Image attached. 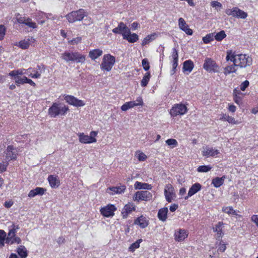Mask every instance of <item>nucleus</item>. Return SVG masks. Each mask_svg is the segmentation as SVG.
Returning a JSON list of instances; mask_svg holds the SVG:
<instances>
[{"label":"nucleus","mask_w":258,"mask_h":258,"mask_svg":"<svg viewBox=\"0 0 258 258\" xmlns=\"http://www.w3.org/2000/svg\"><path fill=\"white\" fill-rule=\"evenodd\" d=\"M166 143L171 148H173L178 145L177 141L174 139H169L167 140L166 141Z\"/></svg>","instance_id":"obj_44"},{"label":"nucleus","mask_w":258,"mask_h":258,"mask_svg":"<svg viewBox=\"0 0 258 258\" xmlns=\"http://www.w3.org/2000/svg\"><path fill=\"white\" fill-rule=\"evenodd\" d=\"M26 79H27V78L25 76H24L22 78L17 77L15 78V82L17 84H24L26 83L27 81L25 80Z\"/></svg>","instance_id":"obj_49"},{"label":"nucleus","mask_w":258,"mask_h":258,"mask_svg":"<svg viewBox=\"0 0 258 258\" xmlns=\"http://www.w3.org/2000/svg\"><path fill=\"white\" fill-rule=\"evenodd\" d=\"M61 58L67 62L76 61L77 63H83L85 61V56L78 52L66 51L61 54Z\"/></svg>","instance_id":"obj_3"},{"label":"nucleus","mask_w":258,"mask_h":258,"mask_svg":"<svg viewBox=\"0 0 258 258\" xmlns=\"http://www.w3.org/2000/svg\"><path fill=\"white\" fill-rule=\"evenodd\" d=\"M211 6L213 7H221L222 5L220 3L216 1H213L211 3Z\"/></svg>","instance_id":"obj_61"},{"label":"nucleus","mask_w":258,"mask_h":258,"mask_svg":"<svg viewBox=\"0 0 258 258\" xmlns=\"http://www.w3.org/2000/svg\"><path fill=\"white\" fill-rule=\"evenodd\" d=\"M48 180L49 181L50 186L52 188L57 187L59 185V180L58 177L54 175H49L48 177Z\"/></svg>","instance_id":"obj_24"},{"label":"nucleus","mask_w":258,"mask_h":258,"mask_svg":"<svg viewBox=\"0 0 258 258\" xmlns=\"http://www.w3.org/2000/svg\"><path fill=\"white\" fill-rule=\"evenodd\" d=\"M172 57L173 61H178V51L175 48H173L172 49Z\"/></svg>","instance_id":"obj_50"},{"label":"nucleus","mask_w":258,"mask_h":258,"mask_svg":"<svg viewBox=\"0 0 258 258\" xmlns=\"http://www.w3.org/2000/svg\"><path fill=\"white\" fill-rule=\"evenodd\" d=\"M164 195L166 201L169 203L171 202L175 194L174 188L171 184H168L166 186L164 189Z\"/></svg>","instance_id":"obj_16"},{"label":"nucleus","mask_w":258,"mask_h":258,"mask_svg":"<svg viewBox=\"0 0 258 258\" xmlns=\"http://www.w3.org/2000/svg\"><path fill=\"white\" fill-rule=\"evenodd\" d=\"M17 253L21 258H26L28 255L26 248L23 245H20L17 248Z\"/></svg>","instance_id":"obj_33"},{"label":"nucleus","mask_w":258,"mask_h":258,"mask_svg":"<svg viewBox=\"0 0 258 258\" xmlns=\"http://www.w3.org/2000/svg\"><path fill=\"white\" fill-rule=\"evenodd\" d=\"M116 208L112 205H110L102 208L100 210L101 214L106 217L113 216Z\"/></svg>","instance_id":"obj_14"},{"label":"nucleus","mask_w":258,"mask_h":258,"mask_svg":"<svg viewBox=\"0 0 258 258\" xmlns=\"http://www.w3.org/2000/svg\"><path fill=\"white\" fill-rule=\"evenodd\" d=\"M202 188V185L199 183H194L191 185L190 187L187 195L186 196L184 199L185 200L188 199L189 197L192 196L198 191H199Z\"/></svg>","instance_id":"obj_19"},{"label":"nucleus","mask_w":258,"mask_h":258,"mask_svg":"<svg viewBox=\"0 0 258 258\" xmlns=\"http://www.w3.org/2000/svg\"><path fill=\"white\" fill-rule=\"evenodd\" d=\"M214 39V34L210 33L203 38V41L205 44H207Z\"/></svg>","instance_id":"obj_42"},{"label":"nucleus","mask_w":258,"mask_h":258,"mask_svg":"<svg viewBox=\"0 0 258 258\" xmlns=\"http://www.w3.org/2000/svg\"><path fill=\"white\" fill-rule=\"evenodd\" d=\"M226 60H230L237 67L243 68L249 66L252 64V58L245 54H236L232 50L227 51Z\"/></svg>","instance_id":"obj_1"},{"label":"nucleus","mask_w":258,"mask_h":258,"mask_svg":"<svg viewBox=\"0 0 258 258\" xmlns=\"http://www.w3.org/2000/svg\"><path fill=\"white\" fill-rule=\"evenodd\" d=\"M225 179V176H223L221 177H216L212 179V184L214 187L216 188L219 187L223 184Z\"/></svg>","instance_id":"obj_32"},{"label":"nucleus","mask_w":258,"mask_h":258,"mask_svg":"<svg viewBox=\"0 0 258 258\" xmlns=\"http://www.w3.org/2000/svg\"><path fill=\"white\" fill-rule=\"evenodd\" d=\"M220 153L219 150L215 148L206 147L203 148L202 155L203 156L208 158L209 157H216Z\"/></svg>","instance_id":"obj_13"},{"label":"nucleus","mask_w":258,"mask_h":258,"mask_svg":"<svg viewBox=\"0 0 258 258\" xmlns=\"http://www.w3.org/2000/svg\"><path fill=\"white\" fill-rule=\"evenodd\" d=\"M214 36V38L218 41H221L223 39H224L226 35L224 31L222 30L220 31L219 32L216 33Z\"/></svg>","instance_id":"obj_41"},{"label":"nucleus","mask_w":258,"mask_h":258,"mask_svg":"<svg viewBox=\"0 0 258 258\" xmlns=\"http://www.w3.org/2000/svg\"><path fill=\"white\" fill-rule=\"evenodd\" d=\"M152 195L150 192L147 190L137 191L133 197L134 201H139L140 200L149 201L152 199Z\"/></svg>","instance_id":"obj_9"},{"label":"nucleus","mask_w":258,"mask_h":258,"mask_svg":"<svg viewBox=\"0 0 258 258\" xmlns=\"http://www.w3.org/2000/svg\"><path fill=\"white\" fill-rule=\"evenodd\" d=\"M134 224L139 225L142 228H144L148 225V221L146 217L141 216L135 220Z\"/></svg>","instance_id":"obj_23"},{"label":"nucleus","mask_w":258,"mask_h":258,"mask_svg":"<svg viewBox=\"0 0 258 258\" xmlns=\"http://www.w3.org/2000/svg\"><path fill=\"white\" fill-rule=\"evenodd\" d=\"M63 97L66 101L69 104L76 107H81L85 103L83 100H79L72 95H64Z\"/></svg>","instance_id":"obj_7"},{"label":"nucleus","mask_w":258,"mask_h":258,"mask_svg":"<svg viewBox=\"0 0 258 258\" xmlns=\"http://www.w3.org/2000/svg\"><path fill=\"white\" fill-rule=\"evenodd\" d=\"M25 25L34 29L37 28L36 24L35 22H32L31 19L29 18H27V20L25 23Z\"/></svg>","instance_id":"obj_47"},{"label":"nucleus","mask_w":258,"mask_h":258,"mask_svg":"<svg viewBox=\"0 0 258 258\" xmlns=\"http://www.w3.org/2000/svg\"><path fill=\"white\" fill-rule=\"evenodd\" d=\"M112 32L115 34H121L123 38L126 33L130 32V29L123 22H120L118 26L112 30Z\"/></svg>","instance_id":"obj_11"},{"label":"nucleus","mask_w":258,"mask_h":258,"mask_svg":"<svg viewBox=\"0 0 258 258\" xmlns=\"http://www.w3.org/2000/svg\"><path fill=\"white\" fill-rule=\"evenodd\" d=\"M35 40L33 37H29L19 42V46L22 49H27L29 46L35 42Z\"/></svg>","instance_id":"obj_22"},{"label":"nucleus","mask_w":258,"mask_h":258,"mask_svg":"<svg viewBox=\"0 0 258 258\" xmlns=\"http://www.w3.org/2000/svg\"><path fill=\"white\" fill-rule=\"evenodd\" d=\"M13 205V202L12 201H6L5 203L4 206L7 208H10Z\"/></svg>","instance_id":"obj_62"},{"label":"nucleus","mask_w":258,"mask_h":258,"mask_svg":"<svg viewBox=\"0 0 258 258\" xmlns=\"http://www.w3.org/2000/svg\"><path fill=\"white\" fill-rule=\"evenodd\" d=\"M234 11V7L232 9H228L225 10V13L228 16H232L233 17Z\"/></svg>","instance_id":"obj_60"},{"label":"nucleus","mask_w":258,"mask_h":258,"mask_svg":"<svg viewBox=\"0 0 258 258\" xmlns=\"http://www.w3.org/2000/svg\"><path fill=\"white\" fill-rule=\"evenodd\" d=\"M142 241V239H138L135 242L132 243L129 247V249L131 251H134L136 249L140 247V244Z\"/></svg>","instance_id":"obj_43"},{"label":"nucleus","mask_w":258,"mask_h":258,"mask_svg":"<svg viewBox=\"0 0 258 258\" xmlns=\"http://www.w3.org/2000/svg\"><path fill=\"white\" fill-rule=\"evenodd\" d=\"M20 229L19 225L13 224L11 226L9 227V232L7 236H14L16 235L17 230Z\"/></svg>","instance_id":"obj_34"},{"label":"nucleus","mask_w":258,"mask_h":258,"mask_svg":"<svg viewBox=\"0 0 258 258\" xmlns=\"http://www.w3.org/2000/svg\"><path fill=\"white\" fill-rule=\"evenodd\" d=\"M172 69L170 72L171 75H173L176 72V68L178 66V61H172Z\"/></svg>","instance_id":"obj_52"},{"label":"nucleus","mask_w":258,"mask_h":258,"mask_svg":"<svg viewBox=\"0 0 258 258\" xmlns=\"http://www.w3.org/2000/svg\"><path fill=\"white\" fill-rule=\"evenodd\" d=\"M21 241V238L16 235H14V237L7 236L6 238V243L11 245L14 243L20 244Z\"/></svg>","instance_id":"obj_30"},{"label":"nucleus","mask_w":258,"mask_h":258,"mask_svg":"<svg viewBox=\"0 0 258 258\" xmlns=\"http://www.w3.org/2000/svg\"><path fill=\"white\" fill-rule=\"evenodd\" d=\"M24 71L25 69H20L18 70L12 71L9 73V76L11 77H18V76L19 75L25 74V73H24Z\"/></svg>","instance_id":"obj_40"},{"label":"nucleus","mask_w":258,"mask_h":258,"mask_svg":"<svg viewBox=\"0 0 258 258\" xmlns=\"http://www.w3.org/2000/svg\"><path fill=\"white\" fill-rule=\"evenodd\" d=\"M247 14L237 7H234L233 17L240 19H245Z\"/></svg>","instance_id":"obj_26"},{"label":"nucleus","mask_w":258,"mask_h":258,"mask_svg":"<svg viewBox=\"0 0 258 258\" xmlns=\"http://www.w3.org/2000/svg\"><path fill=\"white\" fill-rule=\"evenodd\" d=\"M223 225V222H219L218 224L215 225V227L213 228V231L217 233V238H221L223 235V233L222 232Z\"/></svg>","instance_id":"obj_29"},{"label":"nucleus","mask_w":258,"mask_h":258,"mask_svg":"<svg viewBox=\"0 0 258 258\" xmlns=\"http://www.w3.org/2000/svg\"><path fill=\"white\" fill-rule=\"evenodd\" d=\"M35 190L37 195H43L46 191V189L42 187H37L35 188Z\"/></svg>","instance_id":"obj_53"},{"label":"nucleus","mask_w":258,"mask_h":258,"mask_svg":"<svg viewBox=\"0 0 258 258\" xmlns=\"http://www.w3.org/2000/svg\"><path fill=\"white\" fill-rule=\"evenodd\" d=\"M143 103V102L142 98L139 97L136 101H131L125 102L121 106V109L122 111H126L129 109L133 108L135 106L142 105Z\"/></svg>","instance_id":"obj_10"},{"label":"nucleus","mask_w":258,"mask_h":258,"mask_svg":"<svg viewBox=\"0 0 258 258\" xmlns=\"http://www.w3.org/2000/svg\"><path fill=\"white\" fill-rule=\"evenodd\" d=\"M79 141L81 143L84 144H90L92 143H95L96 139L95 138H92L91 137H89L88 135H84V133H80L79 135Z\"/></svg>","instance_id":"obj_21"},{"label":"nucleus","mask_w":258,"mask_h":258,"mask_svg":"<svg viewBox=\"0 0 258 258\" xmlns=\"http://www.w3.org/2000/svg\"><path fill=\"white\" fill-rule=\"evenodd\" d=\"M142 63L144 69L146 71H148L150 69V64L148 59L147 58L143 59Z\"/></svg>","instance_id":"obj_48"},{"label":"nucleus","mask_w":258,"mask_h":258,"mask_svg":"<svg viewBox=\"0 0 258 258\" xmlns=\"http://www.w3.org/2000/svg\"><path fill=\"white\" fill-rule=\"evenodd\" d=\"M41 71H38V70H35L33 69V73H30L29 74V76L31 77L32 78H39L41 77Z\"/></svg>","instance_id":"obj_46"},{"label":"nucleus","mask_w":258,"mask_h":258,"mask_svg":"<svg viewBox=\"0 0 258 258\" xmlns=\"http://www.w3.org/2000/svg\"><path fill=\"white\" fill-rule=\"evenodd\" d=\"M168 213V208L166 207L159 210L158 213V217L160 220L165 221L167 219V214Z\"/></svg>","instance_id":"obj_31"},{"label":"nucleus","mask_w":258,"mask_h":258,"mask_svg":"<svg viewBox=\"0 0 258 258\" xmlns=\"http://www.w3.org/2000/svg\"><path fill=\"white\" fill-rule=\"evenodd\" d=\"M102 53V50L99 49L91 50L89 52V57H90L92 60H95L100 56Z\"/></svg>","instance_id":"obj_28"},{"label":"nucleus","mask_w":258,"mask_h":258,"mask_svg":"<svg viewBox=\"0 0 258 258\" xmlns=\"http://www.w3.org/2000/svg\"><path fill=\"white\" fill-rule=\"evenodd\" d=\"M82 40L81 37H78L75 38H74L71 41V43L72 44H77L81 42Z\"/></svg>","instance_id":"obj_59"},{"label":"nucleus","mask_w":258,"mask_h":258,"mask_svg":"<svg viewBox=\"0 0 258 258\" xmlns=\"http://www.w3.org/2000/svg\"><path fill=\"white\" fill-rule=\"evenodd\" d=\"M188 236L187 231L182 229H180L178 231L175 232L174 236L175 240L176 241H183Z\"/></svg>","instance_id":"obj_20"},{"label":"nucleus","mask_w":258,"mask_h":258,"mask_svg":"<svg viewBox=\"0 0 258 258\" xmlns=\"http://www.w3.org/2000/svg\"><path fill=\"white\" fill-rule=\"evenodd\" d=\"M222 211L229 215H237V213L232 207H226L222 208Z\"/></svg>","instance_id":"obj_39"},{"label":"nucleus","mask_w":258,"mask_h":258,"mask_svg":"<svg viewBox=\"0 0 258 258\" xmlns=\"http://www.w3.org/2000/svg\"><path fill=\"white\" fill-rule=\"evenodd\" d=\"M179 28L184 31L187 35H191L193 33L192 30L189 28L188 25L186 24L185 21L182 18L178 19Z\"/></svg>","instance_id":"obj_15"},{"label":"nucleus","mask_w":258,"mask_h":258,"mask_svg":"<svg viewBox=\"0 0 258 258\" xmlns=\"http://www.w3.org/2000/svg\"><path fill=\"white\" fill-rule=\"evenodd\" d=\"M187 111L186 106L183 104H175L170 110V114L173 116L183 115Z\"/></svg>","instance_id":"obj_6"},{"label":"nucleus","mask_w":258,"mask_h":258,"mask_svg":"<svg viewBox=\"0 0 258 258\" xmlns=\"http://www.w3.org/2000/svg\"><path fill=\"white\" fill-rule=\"evenodd\" d=\"M123 39L127 40L130 43H134L139 40V36L136 33L132 34L130 30V32L126 33Z\"/></svg>","instance_id":"obj_27"},{"label":"nucleus","mask_w":258,"mask_h":258,"mask_svg":"<svg viewBox=\"0 0 258 258\" xmlns=\"http://www.w3.org/2000/svg\"><path fill=\"white\" fill-rule=\"evenodd\" d=\"M69 110V107L61 103H53L48 109V115L51 117L64 116Z\"/></svg>","instance_id":"obj_2"},{"label":"nucleus","mask_w":258,"mask_h":258,"mask_svg":"<svg viewBox=\"0 0 258 258\" xmlns=\"http://www.w3.org/2000/svg\"><path fill=\"white\" fill-rule=\"evenodd\" d=\"M18 151L14 146L9 145L7 147L6 157L8 160H15L17 158Z\"/></svg>","instance_id":"obj_12"},{"label":"nucleus","mask_w":258,"mask_h":258,"mask_svg":"<svg viewBox=\"0 0 258 258\" xmlns=\"http://www.w3.org/2000/svg\"><path fill=\"white\" fill-rule=\"evenodd\" d=\"M249 82L247 80L244 81L240 85V90L241 91H244L246 88L249 86Z\"/></svg>","instance_id":"obj_55"},{"label":"nucleus","mask_w":258,"mask_h":258,"mask_svg":"<svg viewBox=\"0 0 258 258\" xmlns=\"http://www.w3.org/2000/svg\"><path fill=\"white\" fill-rule=\"evenodd\" d=\"M220 120L228 121L229 123L233 124H236L238 123L237 121L235 120L234 118L226 114H223L222 116L220 118Z\"/></svg>","instance_id":"obj_36"},{"label":"nucleus","mask_w":258,"mask_h":258,"mask_svg":"<svg viewBox=\"0 0 258 258\" xmlns=\"http://www.w3.org/2000/svg\"><path fill=\"white\" fill-rule=\"evenodd\" d=\"M17 22L20 24H25L26 22L27 18L25 17H21L19 14L16 17Z\"/></svg>","instance_id":"obj_54"},{"label":"nucleus","mask_w":258,"mask_h":258,"mask_svg":"<svg viewBox=\"0 0 258 258\" xmlns=\"http://www.w3.org/2000/svg\"><path fill=\"white\" fill-rule=\"evenodd\" d=\"M210 165H202L199 166L197 171L199 172H207L211 169Z\"/></svg>","instance_id":"obj_45"},{"label":"nucleus","mask_w":258,"mask_h":258,"mask_svg":"<svg viewBox=\"0 0 258 258\" xmlns=\"http://www.w3.org/2000/svg\"><path fill=\"white\" fill-rule=\"evenodd\" d=\"M115 62V59L113 56L109 54H105L100 64V68L103 71L109 72L111 70Z\"/></svg>","instance_id":"obj_5"},{"label":"nucleus","mask_w":258,"mask_h":258,"mask_svg":"<svg viewBox=\"0 0 258 258\" xmlns=\"http://www.w3.org/2000/svg\"><path fill=\"white\" fill-rule=\"evenodd\" d=\"M194 64L191 60H187L185 61L183 64V71L187 72V74L190 73L193 70Z\"/></svg>","instance_id":"obj_25"},{"label":"nucleus","mask_w":258,"mask_h":258,"mask_svg":"<svg viewBox=\"0 0 258 258\" xmlns=\"http://www.w3.org/2000/svg\"><path fill=\"white\" fill-rule=\"evenodd\" d=\"M138 159L140 161H144L147 159V156L144 153H140L138 156Z\"/></svg>","instance_id":"obj_56"},{"label":"nucleus","mask_w":258,"mask_h":258,"mask_svg":"<svg viewBox=\"0 0 258 258\" xmlns=\"http://www.w3.org/2000/svg\"><path fill=\"white\" fill-rule=\"evenodd\" d=\"M151 77L150 73L149 72H147L145 73L143 78L141 81V85L142 87H146L147 86L148 83L150 80Z\"/></svg>","instance_id":"obj_38"},{"label":"nucleus","mask_w":258,"mask_h":258,"mask_svg":"<svg viewBox=\"0 0 258 258\" xmlns=\"http://www.w3.org/2000/svg\"><path fill=\"white\" fill-rule=\"evenodd\" d=\"M36 196H37V194L35 189L31 190L28 194V197L30 198H33Z\"/></svg>","instance_id":"obj_64"},{"label":"nucleus","mask_w":258,"mask_h":258,"mask_svg":"<svg viewBox=\"0 0 258 258\" xmlns=\"http://www.w3.org/2000/svg\"><path fill=\"white\" fill-rule=\"evenodd\" d=\"M8 165V163H0V173L6 170Z\"/></svg>","instance_id":"obj_58"},{"label":"nucleus","mask_w":258,"mask_h":258,"mask_svg":"<svg viewBox=\"0 0 258 258\" xmlns=\"http://www.w3.org/2000/svg\"><path fill=\"white\" fill-rule=\"evenodd\" d=\"M136 189H150L151 188V185L146 183H142L139 181H136L134 185Z\"/></svg>","instance_id":"obj_35"},{"label":"nucleus","mask_w":258,"mask_h":258,"mask_svg":"<svg viewBox=\"0 0 258 258\" xmlns=\"http://www.w3.org/2000/svg\"><path fill=\"white\" fill-rule=\"evenodd\" d=\"M136 206L133 203L126 204L122 210L121 214L123 218H126L128 215L135 211Z\"/></svg>","instance_id":"obj_18"},{"label":"nucleus","mask_w":258,"mask_h":258,"mask_svg":"<svg viewBox=\"0 0 258 258\" xmlns=\"http://www.w3.org/2000/svg\"><path fill=\"white\" fill-rule=\"evenodd\" d=\"M203 68L209 72H217L219 68L215 61L208 57L205 59Z\"/></svg>","instance_id":"obj_8"},{"label":"nucleus","mask_w":258,"mask_h":258,"mask_svg":"<svg viewBox=\"0 0 258 258\" xmlns=\"http://www.w3.org/2000/svg\"><path fill=\"white\" fill-rule=\"evenodd\" d=\"M6 34V29L4 26L0 25V40L4 39Z\"/></svg>","instance_id":"obj_51"},{"label":"nucleus","mask_w":258,"mask_h":258,"mask_svg":"<svg viewBox=\"0 0 258 258\" xmlns=\"http://www.w3.org/2000/svg\"><path fill=\"white\" fill-rule=\"evenodd\" d=\"M233 99L234 102L237 104H240L241 103V97L237 94L235 95V96H233Z\"/></svg>","instance_id":"obj_57"},{"label":"nucleus","mask_w":258,"mask_h":258,"mask_svg":"<svg viewBox=\"0 0 258 258\" xmlns=\"http://www.w3.org/2000/svg\"><path fill=\"white\" fill-rule=\"evenodd\" d=\"M251 220L258 226V215H253L251 217Z\"/></svg>","instance_id":"obj_63"},{"label":"nucleus","mask_w":258,"mask_h":258,"mask_svg":"<svg viewBox=\"0 0 258 258\" xmlns=\"http://www.w3.org/2000/svg\"><path fill=\"white\" fill-rule=\"evenodd\" d=\"M87 16V13L83 9L73 11L66 15V18L70 23L81 21Z\"/></svg>","instance_id":"obj_4"},{"label":"nucleus","mask_w":258,"mask_h":258,"mask_svg":"<svg viewBox=\"0 0 258 258\" xmlns=\"http://www.w3.org/2000/svg\"><path fill=\"white\" fill-rule=\"evenodd\" d=\"M236 66L234 65L233 63V65L230 66H227V67H225L224 69V74L227 76L231 73H235L236 71Z\"/></svg>","instance_id":"obj_37"},{"label":"nucleus","mask_w":258,"mask_h":258,"mask_svg":"<svg viewBox=\"0 0 258 258\" xmlns=\"http://www.w3.org/2000/svg\"><path fill=\"white\" fill-rule=\"evenodd\" d=\"M126 189V186L121 185L118 186L109 187L107 189V192L110 195L120 194L123 193Z\"/></svg>","instance_id":"obj_17"}]
</instances>
